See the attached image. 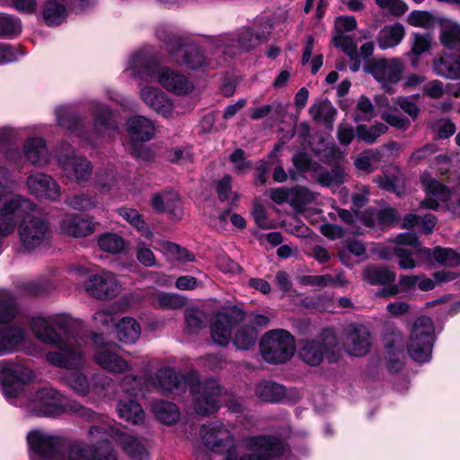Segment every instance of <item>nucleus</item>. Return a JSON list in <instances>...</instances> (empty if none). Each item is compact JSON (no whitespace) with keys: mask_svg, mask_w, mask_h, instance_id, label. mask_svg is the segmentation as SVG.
<instances>
[{"mask_svg":"<svg viewBox=\"0 0 460 460\" xmlns=\"http://www.w3.org/2000/svg\"><path fill=\"white\" fill-rule=\"evenodd\" d=\"M31 328L38 340L58 347V351H50L47 354L48 361L53 366L75 369L82 365L80 348L66 342L47 319L41 316L32 318Z\"/></svg>","mask_w":460,"mask_h":460,"instance_id":"1","label":"nucleus"},{"mask_svg":"<svg viewBox=\"0 0 460 460\" xmlns=\"http://www.w3.org/2000/svg\"><path fill=\"white\" fill-rule=\"evenodd\" d=\"M299 358L310 367H319L326 358L329 364H336L341 358L339 339L334 329L324 327L314 338L299 341Z\"/></svg>","mask_w":460,"mask_h":460,"instance_id":"2","label":"nucleus"},{"mask_svg":"<svg viewBox=\"0 0 460 460\" xmlns=\"http://www.w3.org/2000/svg\"><path fill=\"white\" fill-rule=\"evenodd\" d=\"M260 351L266 362L273 365L284 364L295 354V337L284 329L268 331L260 341Z\"/></svg>","mask_w":460,"mask_h":460,"instance_id":"3","label":"nucleus"},{"mask_svg":"<svg viewBox=\"0 0 460 460\" xmlns=\"http://www.w3.org/2000/svg\"><path fill=\"white\" fill-rule=\"evenodd\" d=\"M434 342L435 327L432 319L426 315L418 317L413 323L407 344L409 356L415 362H428L431 358Z\"/></svg>","mask_w":460,"mask_h":460,"instance_id":"4","label":"nucleus"},{"mask_svg":"<svg viewBox=\"0 0 460 460\" xmlns=\"http://www.w3.org/2000/svg\"><path fill=\"white\" fill-rule=\"evenodd\" d=\"M35 378L33 371L23 364L13 361H0V385L5 398H17L24 385Z\"/></svg>","mask_w":460,"mask_h":460,"instance_id":"5","label":"nucleus"},{"mask_svg":"<svg viewBox=\"0 0 460 460\" xmlns=\"http://www.w3.org/2000/svg\"><path fill=\"white\" fill-rule=\"evenodd\" d=\"M190 390L193 395L194 411L199 416H209L219 410L221 386L215 379L193 381L190 383Z\"/></svg>","mask_w":460,"mask_h":460,"instance_id":"6","label":"nucleus"},{"mask_svg":"<svg viewBox=\"0 0 460 460\" xmlns=\"http://www.w3.org/2000/svg\"><path fill=\"white\" fill-rule=\"evenodd\" d=\"M249 444L255 452L239 456L234 448L227 449L225 460H271L270 456H281L284 454V444L279 438L275 436L252 437Z\"/></svg>","mask_w":460,"mask_h":460,"instance_id":"7","label":"nucleus"},{"mask_svg":"<svg viewBox=\"0 0 460 460\" xmlns=\"http://www.w3.org/2000/svg\"><path fill=\"white\" fill-rule=\"evenodd\" d=\"M74 270L81 276L89 275L84 281V289L90 296L98 300H110L118 295L117 280L111 273L102 271L90 274L89 269L81 265L75 266Z\"/></svg>","mask_w":460,"mask_h":460,"instance_id":"8","label":"nucleus"},{"mask_svg":"<svg viewBox=\"0 0 460 460\" xmlns=\"http://www.w3.org/2000/svg\"><path fill=\"white\" fill-rule=\"evenodd\" d=\"M245 317L246 312L235 305L219 312L210 327L213 341L219 346L226 347L231 341L233 329L243 323Z\"/></svg>","mask_w":460,"mask_h":460,"instance_id":"9","label":"nucleus"},{"mask_svg":"<svg viewBox=\"0 0 460 460\" xmlns=\"http://www.w3.org/2000/svg\"><path fill=\"white\" fill-rule=\"evenodd\" d=\"M364 69L379 82L382 87H385L387 84H395L401 81L403 66L398 58H370L365 62Z\"/></svg>","mask_w":460,"mask_h":460,"instance_id":"10","label":"nucleus"},{"mask_svg":"<svg viewBox=\"0 0 460 460\" xmlns=\"http://www.w3.org/2000/svg\"><path fill=\"white\" fill-rule=\"evenodd\" d=\"M30 412L37 417L56 418L65 412L61 394L49 388L38 390L34 401L30 406Z\"/></svg>","mask_w":460,"mask_h":460,"instance_id":"11","label":"nucleus"},{"mask_svg":"<svg viewBox=\"0 0 460 460\" xmlns=\"http://www.w3.org/2000/svg\"><path fill=\"white\" fill-rule=\"evenodd\" d=\"M18 230L23 248L31 252L43 243L49 231V224L41 217H31L27 220H22Z\"/></svg>","mask_w":460,"mask_h":460,"instance_id":"12","label":"nucleus"},{"mask_svg":"<svg viewBox=\"0 0 460 460\" xmlns=\"http://www.w3.org/2000/svg\"><path fill=\"white\" fill-rule=\"evenodd\" d=\"M203 443L209 450L220 453L228 447L232 436L220 420L210 422L202 426Z\"/></svg>","mask_w":460,"mask_h":460,"instance_id":"13","label":"nucleus"},{"mask_svg":"<svg viewBox=\"0 0 460 460\" xmlns=\"http://www.w3.org/2000/svg\"><path fill=\"white\" fill-rule=\"evenodd\" d=\"M346 341L349 353L355 357L367 355L372 346L370 332L362 324H350L347 328Z\"/></svg>","mask_w":460,"mask_h":460,"instance_id":"14","label":"nucleus"},{"mask_svg":"<svg viewBox=\"0 0 460 460\" xmlns=\"http://www.w3.org/2000/svg\"><path fill=\"white\" fill-rule=\"evenodd\" d=\"M152 384H155L164 394L183 392L190 385L186 376L177 373L172 367L160 368L153 378Z\"/></svg>","mask_w":460,"mask_h":460,"instance_id":"15","label":"nucleus"},{"mask_svg":"<svg viewBox=\"0 0 460 460\" xmlns=\"http://www.w3.org/2000/svg\"><path fill=\"white\" fill-rule=\"evenodd\" d=\"M385 349L388 355L387 368L390 372L398 373L403 368L402 358L404 357L405 344L399 332H392L384 339Z\"/></svg>","mask_w":460,"mask_h":460,"instance_id":"16","label":"nucleus"},{"mask_svg":"<svg viewBox=\"0 0 460 460\" xmlns=\"http://www.w3.org/2000/svg\"><path fill=\"white\" fill-rule=\"evenodd\" d=\"M27 185L30 192L39 198L55 200L59 197L58 184L49 175L34 173L28 177Z\"/></svg>","mask_w":460,"mask_h":460,"instance_id":"17","label":"nucleus"},{"mask_svg":"<svg viewBox=\"0 0 460 460\" xmlns=\"http://www.w3.org/2000/svg\"><path fill=\"white\" fill-rule=\"evenodd\" d=\"M61 231L73 237H85L95 230V223L86 215L73 214L60 223Z\"/></svg>","mask_w":460,"mask_h":460,"instance_id":"18","label":"nucleus"},{"mask_svg":"<svg viewBox=\"0 0 460 460\" xmlns=\"http://www.w3.org/2000/svg\"><path fill=\"white\" fill-rule=\"evenodd\" d=\"M127 131L130 141L147 142L155 137V128L151 119L135 115L127 120Z\"/></svg>","mask_w":460,"mask_h":460,"instance_id":"19","label":"nucleus"},{"mask_svg":"<svg viewBox=\"0 0 460 460\" xmlns=\"http://www.w3.org/2000/svg\"><path fill=\"white\" fill-rule=\"evenodd\" d=\"M25 331L17 325H7L0 328V357L14 352L22 346Z\"/></svg>","mask_w":460,"mask_h":460,"instance_id":"20","label":"nucleus"},{"mask_svg":"<svg viewBox=\"0 0 460 460\" xmlns=\"http://www.w3.org/2000/svg\"><path fill=\"white\" fill-rule=\"evenodd\" d=\"M35 209V205L29 199L20 195L9 198L0 195V216H17L23 217L29 212Z\"/></svg>","mask_w":460,"mask_h":460,"instance_id":"21","label":"nucleus"},{"mask_svg":"<svg viewBox=\"0 0 460 460\" xmlns=\"http://www.w3.org/2000/svg\"><path fill=\"white\" fill-rule=\"evenodd\" d=\"M158 82L167 91L179 95L188 93L191 91V86L187 77L170 67L162 68Z\"/></svg>","mask_w":460,"mask_h":460,"instance_id":"22","label":"nucleus"},{"mask_svg":"<svg viewBox=\"0 0 460 460\" xmlns=\"http://www.w3.org/2000/svg\"><path fill=\"white\" fill-rule=\"evenodd\" d=\"M141 99L157 113L166 116L172 112V105L166 93L156 87H144L140 91Z\"/></svg>","mask_w":460,"mask_h":460,"instance_id":"23","label":"nucleus"},{"mask_svg":"<svg viewBox=\"0 0 460 460\" xmlns=\"http://www.w3.org/2000/svg\"><path fill=\"white\" fill-rule=\"evenodd\" d=\"M65 0H46L42 5V18L49 27H57L67 19L68 10Z\"/></svg>","mask_w":460,"mask_h":460,"instance_id":"24","label":"nucleus"},{"mask_svg":"<svg viewBox=\"0 0 460 460\" xmlns=\"http://www.w3.org/2000/svg\"><path fill=\"white\" fill-rule=\"evenodd\" d=\"M433 72L447 79H460V55L445 54L433 60Z\"/></svg>","mask_w":460,"mask_h":460,"instance_id":"25","label":"nucleus"},{"mask_svg":"<svg viewBox=\"0 0 460 460\" xmlns=\"http://www.w3.org/2000/svg\"><path fill=\"white\" fill-rule=\"evenodd\" d=\"M111 349V347L97 349L93 355L95 363L110 372H125L128 369L127 361Z\"/></svg>","mask_w":460,"mask_h":460,"instance_id":"26","label":"nucleus"},{"mask_svg":"<svg viewBox=\"0 0 460 460\" xmlns=\"http://www.w3.org/2000/svg\"><path fill=\"white\" fill-rule=\"evenodd\" d=\"M161 70L160 64L156 59L149 57L139 58V55H136L132 66L135 78L149 82L156 77L158 78Z\"/></svg>","mask_w":460,"mask_h":460,"instance_id":"27","label":"nucleus"},{"mask_svg":"<svg viewBox=\"0 0 460 460\" xmlns=\"http://www.w3.org/2000/svg\"><path fill=\"white\" fill-rule=\"evenodd\" d=\"M116 409L120 419L132 424L142 423L145 420L144 410L137 399H119Z\"/></svg>","mask_w":460,"mask_h":460,"instance_id":"28","label":"nucleus"},{"mask_svg":"<svg viewBox=\"0 0 460 460\" xmlns=\"http://www.w3.org/2000/svg\"><path fill=\"white\" fill-rule=\"evenodd\" d=\"M396 275L385 266L367 264L362 270V279L371 286H385L394 282Z\"/></svg>","mask_w":460,"mask_h":460,"instance_id":"29","label":"nucleus"},{"mask_svg":"<svg viewBox=\"0 0 460 460\" xmlns=\"http://www.w3.org/2000/svg\"><path fill=\"white\" fill-rule=\"evenodd\" d=\"M114 326L118 340L123 343L133 344L140 337V324L132 317H122Z\"/></svg>","mask_w":460,"mask_h":460,"instance_id":"30","label":"nucleus"},{"mask_svg":"<svg viewBox=\"0 0 460 460\" xmlns=\"http://www.w3.org/2000/svg\"><path fill=\"white\" fill-rule=\"evenodd\" d=\"M419 252L427 259H430L432 257L439 264H444L452 268L460 266V254L452 248L436 246L431 251L429 248L421 247Z\"/></svg>","mask_w":460,"mask_h":460,"instance_id":"31","label":"nucleus"},{"mask_svg":"<svg viewBox=\"0 0 460 460\" xmlns=\"http://www.w3.org/2000/svg\"><path fill=\"white\" fill-rule=\"evenodd\" d=\"M23 152L26 159L34 165H42L48 162L46 141L42 137L27 138Z\"/></svg>","mask_w":460,"mask_h":460,"instance_id":"32","label":"nucleus"},{"mask_svg":"<svg viewBox=\"0 0 460 460\" xmlns=\"http://www.w3.org/2000/svg\"><path fill=\"white\" fill-rule=\"evenodd\" d=\"M152 376H139L133 375H127L123 377L121 382V389L129 397L137 399L138 396H145L148 391V385L152 384Z\"/></svg>","mask_w":460,"mask_h":460,"instance_id":"33","label":"nucleus"},{"mask_svg":"<svg viewBox=\"0 0 460 460\" xmlns=\"http://www.w3.org/2000/svg\"><path fill=\"white\" fill-rule=\"evenodd\" d=\"M259 336V331L252 325H241L235 332L231 341L239 350H250L252 349Z\"/></svg>","mask_w":460,"mask_h":460,"instance_id":"34","label":"nucleus"},{"mask_svg":"<svg viewBox=\"0 0 460 460\" xmlns=\"http://www.w3.org/2000/svg\"><path fill=\"white\" fill-rule=\"evenodd\" d=\"M405 36V30L402 24L396 22L390 27L381 30L377 37L379 49L385 50L395 47L401 43Z\"/></svg>","mask_w":460,"mask_h":460,"instance_id":"35","label":"nucleus"},{"mask_svg":"<svg viewBox=\"0 0 460 460\" xmlns=\"http://www.w3.org/2000/svg\"><path fill=\"white\" fill-rule=\"evenodd\" d=\"M255 393L263 402L277 403L286 397V387L273 381H264L256 387Z\"/></svg>","mask_w":460,"mask_h":460,"instance_id":"36","label":"nucleus"},{"mask_svg":"<svg viewBox=\"0 0 460 460\" xmlns=\"http://www.w3.org/2000/svg\"><path fill=\"white\" fill-rule=\"evenodd\" d=\"M156 37L164 44L166 50L171 56H176L181 51L183 52L186 46L190 45L187 38L165 30L157 31Z\"/></svg>","mask_w":460,"mask_h":460,"instance_id":"37","label":"nucleus"},{"mask_svg":"<svg viewBox=\"0 0 460 460\" xmlns=\"http://www.w3.org/2000/svg\"><path fill=\"white\" fill-rule=\"evenodd\" d=\"M206 63L207 58L202 47L190 43L189 46H186L181 56L182 65H185L190 69L198 70L202 68Z\"/></svg>","mask_w":460,"mask_h":460,"instance_id":"38","label":"nucleus"},{"mask_svg":"<svg viewBox=\"0 0 460 460\" xmlns=\"http://www.w3.org/2000/svg\"><path fill=\"white\" fill-rule=\"evenodd\" d=\"M347 181V174L343 165L335 163L331 169V172L323 170L319 172L317 176L318 183L323 187L330 188L332 185L337 187L342 185Z\"/></svg>","mask_w":460,"mask_h":460,"instance_id":"39","label":"nucleus"},{"mask_svg":"<svg viewBox=\"0 0 460 460\" xmlns=\"http://www.w3.org/2000/svg\"><path fill=\"white\" fill-rule=\"evenodd\" d=\"M118 213L127 222H128L136 230H137L142 236L151 238L153 233L148 225L144 220L143 216L135 208H119Z\"/></svg>","mask_w":460,"mask_h":460,"instance_id":"40","label":"nucleus"},{"mask_svg":"<svg viewBox=\"0 0 460 460\" xmlns=\"http://www.w3.org/2000/svg\"><path fill=\"white\" fill-rule=\"evenodd\" d=\"M18 314L15 296L10 292H0V323H10Z\"/></svg>","mask_w":460,"mask_h":460,"instance_id":"41","label":"nucleus"},{"mask_svg":"<svg viewBox=\"0 0 460 460\" xmlns=\"http://www.w3.org/2000/svg\"><path fill=\"white\" fill-rule=\"evenodd\" d=\"M66 165L71 168V172L78 181H88L92 175V164L84 157L67 156Z\"/></svg>","mask_w":460,"mask_h":460,"instance_id":"42","label":"nucleus"},{"mask_svg":"<svg viewBox=\"0 0 460 460\" xmlns=\"http://www.w3.org/2000/svg\"><path fill=\"white\" fill-rule=\"evenodd\" d=\"M157 420L165 425L172 426L180 419V412L175 403L162 401L154 406Z\"/></svg>","mask_w":460,"mask_h":460,"instance_id":"43","label":"nucleus"},{"mask_svg":"<svg viewBox=\"0 0 460 460\" xmlns=\"http://www.w3.org/2000/svg\"><path fill=\"white\" fill-rule=\"evenodd\" d=\"M388 127L381 122H378L371 127L366 124H358L356 127V137L358 141H363L367 145H372L376 142L378 137L385 134Z\"/></svg>","mask_w":460,"mask_h":460,"instance_id":"44","label":"nucleus"},{"mask_svg":"<svg viewBox=\"0 0 460 460\" xmlns=\"http://www.w3.org/2000/svg\"><path fill=\"white\" fill-rule=\"evenodd\" d=\"M98 246L103 252L118 254L123 252L125 241L116 233H104L98 237Z\"/></svg>","mask_w":460,"mask_h":460,"instance_id":"45","label":"nucleus"},{"mask_svg":"<svg viewBox=\"0 0 460 460\" xmlns=\"http://www.w3.org/2000/svg\"><path fill=\"white\" fill-rule=\"evenodd\" d=\"M119 443L124 452L133 460H142L147 454L145 446L134 436L123 434Z\"/></svg>","mask_w":460,"mask_h":460,"instance_id":"46","label":"nucleus"},{"mask_svg":"<svg viewBox=\"0 0 460 460\" xmlns=\"http://www.w3.org/2000/svg\"><path fill=\"white\" fill-rule=\"evenodd\" d=\"M58 122L60 127L67 129L71 133L77 134L80 137L89 140L84 130V126L79 117L70 112L58 114Z\"/></svg>","mask_w":460,"mask_h":460,"instance_id":"47","label":"nucleus"},{"mask_svg":"<svg viewBox=\"0 0 460 460\" xmlns=\"http://www.w3.org/2000/svg\"><path fill=\"white\" fill-rule=\"evenodd\" d=\"M267 39L268 36L263 31L255 33L252 28H246L239 33L237 42L243 50L250 51L260 43L266 41Z\"/></svg>","mask_w":460,"mask_h":460,"instance_id":"48","label":"nucleus"},{"mask_svg":"<svg viewBox=\"0 0 460 460\" xmlns=\"http://www.w3.org/2000/svg\"><path fill=\"white\" fill-rule=\"evenodd\" d=\"M21 31L20 19L0 13V39H13Z\"/></svg>","mask_w":460,"mask_h":460,"instance_id":"49","label":"nucleus"},{"mask_svg":"<svg viewBox=\"0 0 460 460\" xmlns=\"http://www.w3.org/2000/svg\"><path fill=\"white\" fill-rule=\"evenodd\" d=\"M186 332L191 334L198 333L205 327L204 314L197 308H190L185 312Z\"/></svg>","mask_w":460,"mask_h":460,"instance_id":"50","label":"nucleus"},{"mask_svg":"<svg viewBox=\"0 0 460 460\" xmlns=\"http://www.w3.org/2000/svg\"><path fill=\"white\" fill-rule=\"evenodd\" d=\"M112 113L108 106L98 107L93 114V127L97 135L101 134L102 129L111 128Z\"/></svg>","mask_w":460,"mask_h":460,"instance_id":"51","label":"nucleus"},{"mask_svg":"<svg viewBox=\"0 0 460 460\" xmlns=\"http://www.w3.org/2000/svg\"><path fill=\"white\" fill-rule=\"evenodd\" d=\"M407 22L414 27L429 29L435 24V17L428 11L413 10L408 15Z\"/></svg>","mask_w":460,"mask_h":460,"instance_id":"52","label":"nucleus"},{"mask_svg":"<svg viewBox=\"0 0 460 460\" xmlns=\"http://www.w3.org/2000/svg\"><path fill=\"white\" fill-rule=\"evenodd\" d=\"M441 44L447 49H454L460 45V26L453 24L444 26L439 36Z\"/></svg>","mask_w":460,"mask_h":460,"instance_id":"53","label":"nucleus"},{"mask_svg":"<svg viewBox=\"0 0 460 460\" xmlns=\"http://www.w3.org/2000/svg\"><path fill=\"white\" fill-rule=\"evenodd\" d=\"M68 385L79 395L84 396L90 391V384L85 375L74 371L67 377Z\"/></svg>","mask_w":460,"mask_h":460,"instance_id":"54","label":"nucleus"},{"mask_svg":"<svg viewBox=\"0 0 460 460\" xmlns=\"http://www.w3.org/2000/svg\"><path fill=\"white\" fill-rule=\"evenodd\" d=\"M145 142L130 141L128 145V153L137 160L143 162H152L155 160V152Z\"/></svg>","mask_w":460,"mask_h":460,"instance_id":"55","label":"nucleus"},{"mask_svg":"<svg viewBox=\"0 0 460 460\" xmlns=\"http://www.w3.org/2000/svg\"><path fill=\"white\" fill-rule=\"evenodd\" d=\"M376 218L381 228L394 226L401 220L396 209L391 207L379 209L376 215Z\"/></svg>","mask_w":460,"mask_h":460,"instance_id":"56","label":"nucleus"},{"mask_svg":"<svg viewBox=\"0 0 460 460\" xmlns=\"http://www.w3.org/2000/svg\"><path fill=\"white\" fill-rule=\"evenodd\" d=\"M233 178L230 174H225L215 183V190L220 202L227 201L232 195Z\"/></svg>","mask_w":460,"mask_h":460,"instance_id":"57","label":"nucleus"},{"mask_svg":"<svg viewBox=\"0 0 460 460\" xmlns=\"http://www.w3.org/2000/svg\"><path fill=\"white\" fill-rule=\"evenodd\" d=\"M299 283L303 286H315L325 288L332 285L335 280L330 274L324 275H304L298 278Z\"/></svg>","mask_w":460,"mask_h":460,"instance_id":"58","label":"nucleus"},{"mask_svg":"<svg viewBox=\"0 0 460 460\" xmlns=\"http://www.w3.org/2000/svg\"><path fill=\"white\" fill-rule=\"evenodd\" d=\"M49 323L56 330L58 328L65 336L69 337L73 332V319L66 314H56Z\"/></svg>","mask_w":460,"mask_h":460,"instance_id":"59","label":"nucleus"},{"mask_svg":"<svg viewBox=\"0 0 460 460\" xmlns=\"http://www.w3.org/2000/svg\"><path fill=\"white\" fill-rule=\"evenodd\" d=\"M357 111H360L364 115H359L356 112L354 115L355 122H359L361 120L368 121L371 119L374 112V106L368 97L365 95L360 96L357 104Z\"/></svg>","mask_w":460,"mask_h":460,"instance_id":"60","label":"nucleus"},{"mask_svg":"<svg viewBox=\"0 0 460 460\" xmlns=\"http://www.w3.org/2000/svg\"><path fill=\"white\" fill-rule=\"evenodd\" d=\"M413 43L411 49V53L418 58L421 54L427 52L430 49V37L429 34L423 35L419 32L412 34Z\"/></svg>","mask_w":460,"mask_h":460,"instance_id":"61","label":"nucleus"},{"mask_svg":"<svg viewBox=\"0 0 460 460\" xmlns=\"http://www.w3.org/2000/svg\"><path fill=\"white\" fill-rule=\"evenodd\" d=\"M157 302L160 307L168 309H179L186 304V300L183 297L170 293L159 295Z\"/></svg>","mask_w":460,"mask_h":460,"instance_id":"62","label":"nucleus"},{"mask_svg":"<svg viewBox=\"0 0 460 460\" xmlns=\"http://www.w3.org/2000/svg\"><path fill=\"white\" fill-rule=\"evenodd\" d=\"M291 162L296 170L299 172H308L312 170L313 159L305 152L298 151L291 158Z\"/></svg>","mask_w":460,"mask_h":460,"instance_id":"63","label":"nucleus"},{"mask_svg":"<svg viewBox=\"0 0 460 460\" xmlns=\"http://www.w3.org/2000/svg\"><path fill=\"white\" fill-rule=\"evenodd\" d=\"M293 205H305L311 201L310 190L304 186L296 185L289 190Z\"/></svg>","mask_w":460,"mask_h":460,"instance_id":"64","label":"nucleus"}]
</instances>
